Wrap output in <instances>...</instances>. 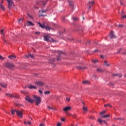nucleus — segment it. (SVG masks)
Listing matches in <instances>:
<instances>
[{"instance_id": "7", "label": "nucleus", "mask_w": 126, "mask_h": 126, "mask_svg": "<svg viewBox=\"0 0 126 126\" xmlns=\"http://www.w3.org/2000/svg\"><path fill=\"white\" fill-rule=\"evenodd\" d=\"M16 114H17V116L19 117V118H22L23 116L22 115L23 114V111H19L16 110Z\"/></svg>"}, {"instance_id": "31", "label": "nucleus", "mask_w": 126, "mask_h": 126, "mask_svg": "<svg viewBox=\"0 0 126 126\" xmlns=\"http://www.w3.org/2000/svg\"><path fill=\"white\" fill-rule=\"evenodd\" d=\"M97 72H103L104 71L102 69L98 68L97 69Z\"/></svg>"}, {"instance_id": "45", "label": "nucleus", "mask_w": 126, "mask_h": 126, "mask_svg": "<svg viewBox=\"0 0 126 126\" xmlns=\"http://www.w3.org/2000/svg\"><path fill=\"white\" fill-rule=\"evenodd\" d=\"M35 34L36 35H40V32H35Z\"/></svg>"}, {"instance_id": "62", "label": "nucleus", "mask_w": 126, "mask_h": 126, "mask_svg": "<svg viewBox=\"0 0 126 126\" xmlns=\"http://www.w3.org/2000/svg\"><path fill=\"white\" fill-rule=\"evenodd\" d=\"M124 14V11H122V14Z\"/></svg>"}, {"instance_id": "38", "label": "nucleus", "mask_w": 126, "mask_h": 126, "mask_svg": "<svg viewBox=\"0 0 126 126\" xmlns=\"http://www.w3.org/2000/svg\"><path fill=\"white\" fill-rule=\"evenodd\" d=\"M20 93H22V94H27V92L24 91H21Z\"/></svg>"}, {"instance_id": "30", "label": "nucleus", "mask_w": 126, "mask_h": 126, "mask_svg": "<svg viewBox=\"0 0 126 126\" xmlns=\"http://www.w3.org/2000/svg\"><path fill=\"white\" fill-rule=\"evenodd\" d=\"M5 95H6V96H8V97H10L11 98H12V97H13V94H5Z\"/></svg>"}, {"instance_id": "64", "label": "nucleus", "mask_w": 126, "mask_h": 126, "mask_svg": "<svg viewBox=\"0 0 126 126\" xmlns=\"http://www.w3.org/2000/svg\"><path fill=\"white\" fill-rule=\"evenodd\" d=\"M74 126V125H71V126Z\"/></svg>"}, {"instance_id": "15", "label": "nucleus", "mask_w": 126, "mask_h": 126, "mask_svg": "<svg viewBox=\"0 0 126 126\" xmlns=\"http://www.w3.org/2000/svg\"><path fill=\"white\" fill-rule=\"evenodd\" d=\"M69 110H71V107L70 106H67L63 109V110L64 112H68V111H69Z\"/></svg>"}, {"instance_id": "57", "label": "nucleus", "mask_w": 126, "mask_h": 126, "mask_svg": "<svg viewBox=\"0 0 126 126\" xmlns=\"http://www.w3.org/2000/svg\"><path fill=\"white\" fill-rule=\"evenodd\" d=\"M98 51V50H95L94 51V53L96 52H97Z\"/></svg>"}, {"instance_id": "18", "label": "nucleus", "mask_w": 126, "mask_h": 126, "mask_svg": "<svg viewBox=\"0 0 126 126\" xmlns=\"http://www.w3.org/2000/svg\"><path fill=\"white\" fill-rule=\"evenodd\" d=\"M8 58L10 60H14L15 59H16V56L14 55H11V56H8Z\"/></svg>"}, {"instance_id": "19", "label": "nucleus", "mask_w": 126, "mask_h": 126, "mask_svg": "<svg viewBox=\"0 0 126 126\" xmlns=\"http://www.w3.org/2000/svg\"><path fill=\"white\" fill-rule=\"evenodd\" d=\"M31 121H29V122H27V121H24V124L26 126H31Z\"/></svg>"}, {"instance_id": "54", "label": "nucleus", "mask_w": 126, "mask_h": 126, "mask_svg": "<svg viewBox=\"0 0 126 126\" xmlns=\"http://www.w3.org/2000/svg\"><path fill=\"white\" fill-rule=\"evenodd\" d=\"M88 45H89V44H90V41H88L87 43H86Z\"/></svg>"}, {"instance_id": "14", "label": "nucleus", "mask_w": 126, "mask_h": 126, "mask_svg": "<svg viewBox=\"0 0 126 126\" xmlns=\"http://www.w3.org/2000/svg\"><path fill=\"white\" fill-rule=\"evenodd\" d=\"M109 37H110V39H115V38H116V35H115V34H114V32L112 31L110 32Z\"/></svg>"}, {"instance_id": "28", "label": "nucleus", "mask_w": 126, "mask_h": 126, "mask_svg": "<svg viewBox=\"0 0 126 126\" xmlns=\"http://www.w3.org/2000/svg\"><path fill=\"white\" fill-rule=\"evenodd\" d=\"M106 110H104V111H102L101 112H100V113H99V115H100V116H104V115H105V113H106Z\"/></svg>"}, {"instance_id": "21", "label": "nucleus", "mask_w": 126, "mask_h": 126, "mask_svg": "<svg viewBox=\"0 0 126 126\" xmlns=\"http://www.w3.org/2000/svg\"><path fill=\"white\" fill-rule=\"evenodd\" d=\"M110 117V114H107L106 115H102L101 118L103 119L104 118H109Z\"/></svg>"}, {"instance_id": "39", "label": "nucleus", "mask_w": 126, "mask_h": 126, "mask_svg": "<svg viewBox=\"0 0 126 126\" xmlns=\"http://www.w3.org/2000/svg\"><path fill=\"white\" fill-rule=\"evenodd\" d=\"M2 39L4 43H6V40L4 38V36H2Z\"/></svg>"}, {"instance_id": "3", "label": "nucleus", "mask_w": 126, "mask_h": 126, "mask_svg": "<svg viewBox=\"0 0 126 126\" xmlns=\"http://www.w3.org/2000/svg\"><path fill=\"white\" fill-rule=\"evenodd\" d=\"M33 101L34 102H35V105L36 106H38L40 103L41 102V97L39 96H38L37 95H34L33 96Z\"/></svg>"}, {"instance_id": "55", "label": "nucleus", "mask_w": 126, "mask_h": 126, "mask_svg": "<svg viewBox=\"0 0 126 126\" xmlns=\"http://www.w3.org/2000/svg\"><path fill=\"white\" fill-rule=\"evenodd\" d=\"M115 120H122L121 118H114Z\"/></svg>"}, {"instance_id": "51", "label": "nucleus", "mask_w": 126, "mask_h": 126, "mask_svg": "<svg viewBox=\"0 0 126 126\" xmlns=\"http://www.w3.org/2000/svg\"><path fill=\"white\" fill-rule=\"evenodd\" d=\"M113 76H118L119 75L118 74H113Z\"/></svg>"}, {"instance_id": "52", "label": "nucleus", "mask_w": 126, "mask_h": 126, "mask_svg": "<svg viewBox=\"0 0 126 126\" xmlns=\"http://www.w3.org/2000/svg\"><path fill=\"white\" fill-rule=\"evenodd\" d=\"M100 58H101V59H104V56L101 55Z\"/></svg>"}, {"instance_id": "24", "label": "nucleus", "mask_w": 126, "mask_h": 126, "mask_svg": "<svg viewBox=\"0 0 126 126\" xmlns=\"http://www.w3.org/2000/svg\"><path fill=\"white\" fill-rule=\"evenodd\" d=\"M26 58H31V59H33L34 56L32 55H28L25 56Z\"/></svg>"}, {"instance_id": "63", "label": "nucleus", "mask_w": 126, "mask_h": 126, "mask_svg": "<svg viewBox=\"0 0 126 126\" xmlns=\"http://www.w3.org/2000/svg\"><path fill=\"white\" fill-rule=\"evenodd\" d=\"M121 49H120L118 53H120V51H121Z\"/></svg>"}, {"instance_id": "50", "label": "nucleus", "mask_w": 126, "mask_h": 126, "mask_svg": "<svg viewBox=\"0 0 126 126\" xmlns=\"http://www.w3.org/2000/svg\"><path fill=\"white\" fill-rule=\"evenodd\" d=\"M45 124H44L43 123H41L39 125V126H44Z\"/></svg>"}, {"instance_id": "6", "label": "nucleus", "mask_w": 126, "mask_h": 126, "mask_svg": "<svg viewBox=\"0 0 126 126\" xmlns=\"http://www.w3.org/2000/svg\"><path fill=\"white\" fill-rule=\"evenodd\" d=\"M34 84L35 85L39 87L44 86V85H45V83H44V82L41 81H36V82H34Z\"/></svg>"}, {"instance_id": "58", "label": "nucleus", "mask_w": 126, "mask_h": 126, "mask_svg": "<svg viewBox=\"0 0 126 126\" xmlns=\"http://www.w3.org/2000/svg\"><path fill=\"white\" fill-rule=\"evenodd\" d=\"M95 45H98V43L97 42H94Z\"/></svg>"}, {"instance_id": "26", "label": "nucleus", "mask_w": 126, "mask_h": 126, "mask_svg": "<svg viewBox=\"0 0 126 126\" xmlns=\"http://www.w3.org/2000/svg\"><path fill=\"white\" fill-rule=\"evenodd\" d=\"M83 110L84 111V112H87L88 109H87V107L85 106H83Z\"/></svg>"}, {"instance_id": "44", "label": "nucleus", "mask_w": 126, "mask_h": 126, "mask_svg": "<svg viewBox=\"0 0 126 126\" xmlns=\"http://www.w3.org/2000/svg\"><path fill=\"white\" fill-rule=\"evenodd\" d=\"M18 23H20L21 21H23V19L21 18L18 20Z\"/></svg>"}, {"instance_id": "29", "label": "nucleus", "mask_w": 126, "mask_h": 126, "mask_svg": "<svg viewBox=\"0 0 126 126\" xmlns=\"http://www.w3.org/2000/svg\"><path fill=\"white\" fill-rule=\"evenodd\" d=\"M39 13H44L45 12H47V10H39Z\"/></svg>"}, {"instance_id": "32", "label": "nucleus", "mask_w": 126, "mask_h": 126, "mask_svg": "<svg viewBox=\"0 0 126 126\" xmlns=\"http://www.w3.org/2000/svg\"><path fill=\"white\" fill-rule=\"evenodd\" d=\"M4 29H2L0 31V33H1V34L3 36H4Z\"/></svg>"}, {"instance_id": "27", "label": "nucleus", "mask_w": 126, "mask_h": 126, "mask_svg": "<svg viewBox=\"0 0 126 126\" xmlns=\"http://www.w3.org/2000/svg\"><path fill=\"white\" fill-rule=\"evenodd\" d=\"M12 98H15L16 99H17L18 98H19V95L17 94H13Z\"/></svg>"}, {"instance_id": "10", "label": "nucleus", "mask_w": 126, "mask_h": 126, "mask_svg": "<svg viewBox=\"0 0 126 126\" xmlns=\"http://www.w3.org/2000/svg\"><path fill=\"white\" fill-rule=\"evenodd\" d=\"M94 4V1H89L88 3V6H89L88 7V10H90V8H91V6L93 5Z\"/></svg>"}, {"instance_id": "25", "label": "nucleus", "mask_w": 126, "mask_h": 126, "mask_svg": "<svg viewBox=\"0 0 126 126\" xmlns=\"http://www.w3.org/2000/svg\"><path fill=\"white\" fill-rule=\"evenodd\" d=\"M104 65H105V66H110V64H109V63H108V62H107V61H104Z\"/></svg>"}, {"instance_id": "33", "label": "nucleus", "mask_w": 126, "mask_h": 126, "mask_svg": "<svg viewBox=\"0 0 126 126\" xmlns=\"http://www.w3.org/2000/svg\"><path fill=\"white\" fill-rule=\"evenodd\" d=\"M104 107H109V108H112V106L110 103L104 105Z\"/></svg>"}, {"instance_id": "36", "label": "nucleus", "mask_w": 126, "mask_h": 126, "mask_svg": "<svg viewBox=\"0 0 126 126\" xmlns=\"http://www.w3.org/2000/svg\"><path fill=\"white\" fill-rule=\"evenodd\" d=\"M92 61L93 63H98V62H99L97 60H92Z\"/></svg>"}, {"instance_id": "11", "label": "nucleus", "mask_w": 126, "mask_h": 126, "mask_svg": "<svg viewBox=\"0 0 126 126\" xmlns=\"http://www.w3.org/2000/svg\"><path fill=\"white\" fill-rule=\"evenodd\" d=\"M59 55L57 56V61H61V55H64V53L62 51H58Z\"/></svg>"}, {"instance_id": "17", "label": "nucleus", "mask_w": 126, "mask_h": 126, "mask_svg": "<svg viewBox=\"0 0 126 126\" xmlns=\"http://www.w3.org/2000/svg\"><path fill=\"white\" fill-rule=\"evenodd\" d=\"M28 88H29V89H37V87L34 85H30L28 86Z\"/></svg>"}, {"instance_id": "40", "label": "nucleus", "mask_w": 126, "mask_h": 126, "mask_svg": "<svg viewBox=\"0 0 126 126\" xmlns=\"http://www.w3.org/2000/svg\"><path fill=\"white\" fill-rule=\"evenodd\" d=\"M57 126H62V123L59 122L57 124Z\"/></svg>"}, {"instance_id": "53", "label": "nucleus", "mask_w": 126, "mask_h": 126, "mask_svg": "<svg viewBox=\"0 0 126 126\" xmlns=\"http://www.w3.org/2000/svg\"><path fill=\"white\" fill-rule=\"evenodd\" d=\"M118 26H119V27H123V26H124V25H119Z\"/></svg>"}, {"instance_id": "20", "label": "nucleus", "mask_w": 126, "mask_h": 126, "mask_svg": "<svg viewBox=\"0 0 126 126\" xmlns=\"http://www.w3.org/2000/svg\"><path fill=\"white\" fill-rule=\"evenodd\" d=\"M0 85L3 88H5V87H6V86H7L6 84L3 83H0Z\"/></svg>"}, {"instance_id": "35", "label": "nucleus", "mask_w": 126, "mask_h": 126, "mask_svg": "<svg viewBox=\"0 0 126 126\" xmlns=\"http://www.w3.org/2000/svg\"><path fill=\"white\" fill-rule=\"evenodd\" d=\"M16 110H14L12 109L11 110V114H12V115H14V114H15V112L16 113Z\"/></svg>"}, {"instance_id": "22", "label": "nucleus", "mask_w": 126, "mask_h": 126, "mask_svg": "<svg viewBox=\"0 0 126 126\" xmlns=\"http://www.w3.org/2000/svg\"><path fill=\"white\" fill-rule=\"evenodd\" d=\"M0 8L2 9V10H5V8L2 4V3H0Z\"/></svg>"}, {"instance_id": "47", "label": "nucleus", "mask_w": 126, "mask_h": 126, "mask_svg": "<svg viewBox=\"0 0 126 126\" xmlns=\"http://www.w3.org/2000/svg\"><path fill=\"white\" fill-rule=\"evenodd\" d=\"M38 92L40 94H43V92L41 90H38Z\"/></svg>"}, {"instance_id": "46", "label": "nucleus", "mask_w": 126, "mask_h": 126, "mask_svg": "<svg viewBox=\"0 0 126 126\" xmlns=\"http://www.w3.org/2000/svg\"><path fill=\"white\" fill-rule=\"evenodd\" d=\"M121 17L123 19L126 18V15L124 16L121 15Z\"/></svg>"}, {"instance_id": "49", "label": "nucleus", "mask_w": 126, "mask_h": 126, "mask_svg": "<svg viewBox=\"0 0 126 126\" xmlns=\"http://www.w3.org/2000/svg\"><path fill=\"white\" fill-rule=\"evenodd\" d=\"M0 60H4V58H2L1 55H0Z\"/></svg>"}, {"instance_id": "4", "label": "nucleus", "mask_w": 126, "mask_h": 126, "mask_svg": "<svg viewBox=\"0 0 126 126\" xmlns=\"http://www.w3.org/2000/svg\"><path fill=\"white\" fill-rule=\"evenodd\" d=\"M37 24L38 25H39L40 27L42 28V29H45L47 31H50V30H52V28L49 26H45V24L42 25L40 22H37Z\"/></svg>"}, {"instance_id": "37", "label": "nucleus", "mask_w": 126, "mask_h": 126, "mask_svg": "<svg viewBox=\"0 0 126 126\" xmlns=\"http://www.w3.org/2000/svg\"><path fill=\"white\" fill-rule=\"evenodd\" d=\"M84 84H89V82L88 81H83Z\"/></svg>"}, {"instance_id": "48", "label": "nucleus", "mask_w": 126, "mask_h": 126, "mask_svg": "<svg viewBox=\"0 0 126 126\" xmlns=\"http://www.w3.org/2000/svg\"><path fill=\"white\" fill-rule=\"evenodd\" d=\"M61 121H62V122H64V121H65V119H64V118H62L61 119Z\"/></svg>"}, {"instance_id": "59", "label": "nucleus", "mask_w": 126, "mask_h": 126, "mask_svg": "<svg viewBox=\"0 0 126 126\" xmlns=\"http://www.w3.org/2000/svg\"><path fill=\"white\" fill-rule=\"evenodd\" d=\"M35 9H39V8H38V7H35Z\"/></svg>"}, {"instance_id": "61", "label": "nucleus", "mask_w": 126, "mask_h": 126, "mask_svg": "<svg viewBox=\"0 0 126 126\" xmlns=\"http://www.w3.org/2000/svg\"><path fill=\"white\" fill-rule=\"evenodd\" d=\"M3 2V0H2L1 2H0V3H2V2Z\"/></svg>"}, {"instance_id": "56", "label": "nucleus", "mask_w": 126, "mask_h": 126, "mask_svg": "<svg viewBox=\"0 0 126 126\" xmlns=\"http://www.w3.org/2000/svg\"><path fill=\"white\" fill-rule=\"evenodd\" d=\"M39 16H45V15H43V14H41L39 15Z\"/></svg>"}, {"instance_id": "16", "label": "nucleus", "mask_w": 126, "mask_h": 126, "mask_svg": "<svg viewBox=\"0 0 126 126\" xmlns=\"http://www.w3.org/2000/svg\"><path fill=\"white\" fill-rule=\"evenodd\" d=\"M69 4L72 9H73V8H74V4L73 3V2L72 1H69Z\"/></svg>"}, {"instance_id": "42", "label": "nucleus", "mask_w": 126, "mask_h": 126, "mask_svg": "<svg viewBox=\"0 0 126 126\" xmlns=\"http://www.w3.org/2000/svg\"><path fill=\"white\" fill-rule=\"evenodd\" d=\"M66 99L67 100V102H69V101H70V98L68 97H66Z\"/></svg>"}, {"instance_id": "2", "label": "nucleus", "mask_w": 126, "mask_h": 126, "mask_svg": "<svg viewBox=\"0 0 126 126\" xmlns=\"http://www.w3.org/2000/svg\"><path fill=\"white\" fill-rule=\"evenodd\" d=\"M4 65L5 66V67H7V68H9L12 70H13V69H14V68H15V66L12 63L8 62V63H5L4 64Z\"/></svg>"}, {"instance_id": "13", "label": "nucleus", "mask_w": 126, "mask_h": 126, "mask_svg": "<svg viewBox=\"0 0 126 126\" xmlns=\"http://www.w3.org/2000/svg\"><path fill=\"white\" fill-rule=\"evenodd\" d=\"M46 3H47V0H40L39 2V4H42L43 6H45Z\"/></svg>"}, {"instance_id": "12", "label": "nucleus", "mask_w": 126, "mask_h": 126, "mask_svg": "<svg viewBox=\"0 0 126 126\" xmlns=\"http://www.w3.org/2000/svg\"><path fill=\"white\" fill-rule=\"evenodd\" d=\"M26 25L27 26L29 27V26H33L34 23H33L32 22L30 21H27V22L26 23Z\"/></svg>"}, {"instance_id": "60", "label": "nucleus", "mask_w": 126, "mask_h": 126, "mask_svg": "<svg viewBox=\"0 0 126 126\" xmlns=\"http://www.w3.org/2000/svg\"><path fill=\"white\" fill-rule=\"evenodd\" d=\"M122 75H119V77H122Z\"/></svg>"}, {"instance_id": "9", "label": "nucleus", "mask_w": 126, "mask_h": 126, "mask_svg": "<svg viewBox=\"0 0 126 126\" xmlns=\"http://www.w3.org/2000/svg\"><path fill=\"white\" fill-rule=\"evenodd\" d=\"M97 121L98 122L99 125H103V124H105V125H107V122L105 120H103L100 118H98L97 119Z\"/></svg>"}, {"instance_id": "43", "label": "nucleus", "mask_w": 126, "mask_h": 126, "mask_svg": "<svg viewBox=\"0 0 126 126\" xmlns=\"http://www.w3.org/2000/svg\"><path fill=\"white\" fill-rule=\"evenodd\" d=\"M47 108H48V109H49L50 110H55L53 108L51 107H50V106H47Z\"/></svg>"}, {"instance_id": "8", "label": "nucleus", "mask_w": 126, "mask_h": 126, "mask_svg": "<svg viewBox=\"0 0 126 126\" xmlns=\"http://www.w3.org/2000/svg\"><path fill=\"white\" fill-rule=\"evenodd\" d=\"M26 100L27 102L31 103V104H33V103H34V100L32 99V98H31L29 95L26 96Z\"/></svg>"}, {"instance_id": "34", "label": "nucleus", "mask_w": 126, "mask_h": 126, "mask_svg": "<svg viewBox=\"0 0 126 126\" xmlns=\"http://www.w3.org/2000/svg\"><path fill=\"white\" fill-rule=\"evenodd\" d=\"M72 19H73V20L74 21H78V18H76V17H73L72 18Z\"/></svg>"}, {"instance_id": "5", "label": "nucleus", "mask_w": 126, "mask_h": 126, "mask_svg": "<svg viewBox=\"0 0 126 126\" xmlns=\"http://www.w3.org/2000/svg\"><path fill=\"white\" fill-rule=\"evenodd\" d=\"M8 2V8L10 9L14 5V3L12 1V0H6Z\"/></svg>"}, {"instance_id": "41", "label": "nucleus", "mask_w": 126, "mask_h": 126, "mask_svg": "<svg viewBox=\"0 0 126 126\" xmlns=\"http://www.w3.org/2000/svg\"><path fill=\"white\" fill-rule=\"evenodd\" d=\"M44 94H50V91H46V92H44Z\"/></svg>"}, {"instance_id": "23", "label": "nucleus", "mask_w": 126, "mask_h": 126, "mask_svg": "<svg viewBox=\"0 0 126 126\" xmlns=\"http://www.w3.org/2000/svg\"><path fill=\"white\" fill-rule=\"evenodd\" d=\"M77 68L78 69H85L86 68V66L82 67L81 66H79Z\"/></svg>"}, {"instance_id": "1", "label": "nucleus", "mask_w": 126, "mask_h": 126, "mask_svg": "<svg viewBox=\"0 0 126 126\" xmlns=\"http://www.w3.org/2000/svg\"><path fill=\"white\" fill-rule=\"evenodd\" d=\"M44 41L46 42L49 41V42H53V43H58L59 41L57 40H54V38H50V36L48 35H45L44 36Z\"/></svg>"}]
</instances>
